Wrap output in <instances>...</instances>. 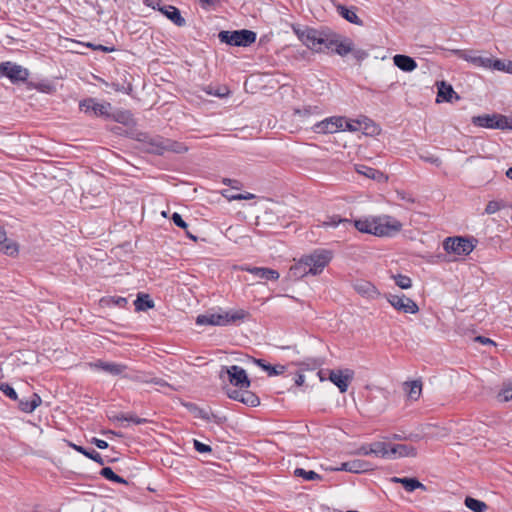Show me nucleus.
<instances>
[{"label": "nucleus", "instance_id": "nucleus-59", "mask_svg": "<svg viewBox=\"0 0 512 512\" xmlns=\"http://www.w3.org/2000/svg\"><path fill=\"white\" fill-rule=\"evenodd\" d=\"M421 158L424 161L432 163V164H435L437 166H439L441 164V160L438 157H435V156H428V157L421 156Z\"/></svg>", "mask_w": 512, "mask_h": 512}, {"label": "nucleus", "instance_id": "nucleus-24", "mask_svg": "<svg viewBox=\"0 0 512 512\" xmlns=\"http://www.w3.org/2000/svg\"><path fill=\"white\" fill-rule=\"evenodd\" d=\"M356 171L359 174L364 175L365 177L373 179L377 182H385L387 180V176L383 172L366 165H357Z\"/></svg>", "mask_w": 512, "mask_h": 512}, {"label": "nucleus", "instance_id": "nucleus-60", "mask_svg": "<svg viewBox=\"0 0 512 512\" xmlns=\"http://www.w3.org/2000/svg\"><path fill=\"white\" fill-rule=\"evenodd\" d=\"M89 47H92L93 49L95 50H100V51H103V52H112L114 50L113 47H106V46H103V45H97V46H94L92 44H88Z\"/></svg>", "mask_w": 512, "mask_h": 512}, {"label": "nucleus", "instance_id": "nucleus-63", "mask_svg": "<svg viewBox=\"0 0 512 512\" xmlns=\"http://www.w3.org/2000/svg\"><path fill=\"white\" fill-rule=\"evenodd\" d=\"M358 453L359 454H362V455H372V452H369V445H362L359 450H358Z\"/></svg>", "mask_w": 512, "mask_h": 512}, {"label": "nucleus", "instance_id": "nucleus-29", "mask_svg": "<svg viewBox=\"0 0 512 512\" xmlns=\"http://www.w3.org/2000/svg\"><path fill=\"white\" fill-rule=\"evenodd\" d=\"M368 469V465L366 462L362 460H351L341 464L337 470L347 471L351 473H361Z\"/></svg>", "mask_w": 512, "mask_h": 512}, {"label": "nucleus", "instance_id": "nucleus-62", "mask_svg": "<svg viewBox=\"0 0 512 512\" xmlns=\"http://www.w3.org/2000/svg\"><path fill=\"white\" fill-rule=\"evenodd\" d=\"M410 438H411V436H404L402 434H396V433L392 434L389 437V439H391V440H398V441H400V440H407V439H410Z\"/></svg>", "mask_w": 512, "mask_h": 512}, {"label": "nucleus", "instance_id": "nucleus-50", "mask_svg": "<svg viewBox=\"0 0 512 512\" xmlns=\"http://www.w3.org/2000/svg\"><path fill=\"white\" fill-rule=\"evenodd\" d=\"M359 127H360L359 120H350V119L345 118V123L341 130L355 132V131L359 130Z\"/></svg>", "mask_w": 512, "mask_h": 512}, {"label": "nucleus", "instance_id": "nucleus-44", "mask_svg": "<svg viewBox=\"0 0 512 512\" xmlns=\"http://www.w3.org/2000/svg\"><path fill=\"white\" fill-rule=\"evenodd\" d=\"M285 370H286V367L281 364H277V365L268 364V366L265 367V372H267L268 376L281 375L285 372Z\"/></svg>", "mask_w": 512, "mask_h": 512}, {"label": "nucleus", "instance_id": "nucleus-20", "mask_svg": "<svg viewBox=\"0 0 512 512\" xmlns=\"http://www.w3.org/2000/svg\"><path fill=\"white\" fill-rule=\"evenodd\" d=\"M390 446L386 442H373L369 444V452H372V455L383 458V459H393V451Z\"/></svg>", "mask_w": 512, "mask_h": 512}, {"label": "nucleus", "instance_id": "nucleus-28", "mask_svg": "<svg viewBox=\"0 0 512 512\" xmlns=\"http://www.w3.org/2000/svg\"><path fill=\"white\" fill-rule=\"evenodd\" d=\"M404 389L407 393L408 399L416 401L420 398L422 393V382L420 380L405 382Z\"/></svg>", "mask_w": 512, "mask_h": 512}, {"label": "nucleus", "instance_id": "nucleus-47", "mask_svg": "<svg viewBox=\"0 0 512 512\" xmlns=\"http://www.w3.org/2000/svg\"><path fill=\"white\" fill-rule=\"evenodd\" d=\"M191 411L195 413V416L203 420L209 421L211 419L209 413L204 409L198 408L195 404L187 405Z\"/></svg>", "mask_w": 512, "mask_h": 512}, {"label": "nucleus", "instance_id": "nucleus-46", "mask_svg": "<svg viewBox=\"0 0 512 512\" xmlns=\"http://www.w3.org/2000/svg\"><path fill=\"white\" fill-rule=\"evenodd\" d=\"M497 398L501 402L512 400V385L504 386L498 393Z\"/></svg>", "mask_w": 512, "mask_h": 512}, {"label": "nucleus", "instance_id": "nucleus-43", "mask_svg": "<svg viewBox=\"0 0 512 512\" xmlns=\"http://www.w3.org/2000/svg\"><path fill=\"white\" fill-rule=\"evenodd\" d=\"M116 419L118 421H128V422H132L136 425H140V424H144L147 422V420L145 418H140L136 415H125V414H121L119 416L116 417Z\"/></svg>", "mask_w": 512, "mask_h": 512}, {"label": "nucleus", "instance_id": "nucleus-8", "mask_svg": "<svg viewBox=\"0 0 512 512\" xmlns=\"http://www.w3.org/2000/svg\"><path fill=\"white\" fill-rule=\"evenodd\" d=\"M224 375H227V380L231 385L239 389H248L251 385L245 369L238 365L222 366L219 376L223 379Z\"/></svg>", "mask_w": 512, "mask_h": 512}, {"label": "nucleus", "instance_id": "nucleus-2", "mask_svg": "<svg viewBox=\"0 0 512 512\" xmlns=\"http://www.w3.org/2000/svg\"><path fill=\"white\" fill-rule=\"evenodd\" d=\"M248 316V312L243 309L201 314L196 318L197 325L227 326L242 322Z\"/></svg>", "mask_w": 512, "mask_h": 512}, {"label": "nucleus", "instance_id": "nucleus-4", "mask_svg": "<svg viewBox=\"0 0 512 512\" xmlns=\"http://www.w3.org/2000/svg\"><path fill=\"white\" fill-rule=\"evenodd\" d=\"M293 32L309 50L316 53L324 51L323 47L326 48V39L330 35V33L320 32L310 27L300 28L293 26Z\"/></svg>", "mask_w": 512, "mask_h": 512}, {"label": "nucleus", "instance_id": "nucleus-61", "mask_svg": "<svg viewBox=\"0 0 512 512\" xmlns=\"http://www.w3.org/2000/svg\"><path fill=\"white\" fill-rule=\"evenodd\" d=\"M475 340H476L477 342L482 343V344H491V345H495V343H494V341H493V340H491L490 338H486V337H484V336H477V337L475 338Z\"/></svg>", "mask_w": 512, "mask_h": 512}, {"label": "nucleus", "instance_id": "nucleus-26", "mask_svg": "<svg viewBox=\"0 0 512 512\" xmlns=\"http://www.w3.org/2000/svg\"><path fill=\"white\" fill-rule=\"evenodd\" d=\"M391 482L401 484L407 492H413V491H414V490H416V489L426 490V486H425L424 484H422V483H421L419 480H417L416 478H409V477L399 478V477H393V478H391Z\"/></svg>", "mask_w": 512, "mask_h": 512}, {"label": "nucleus", "instance_id": "nucleus-3", "mask_svg": "<svg viewBox=\"0 0 512 512\" xmlns=\"http://www.w3.org/2000/svg\"><path fill=\"white\" fill-rule=\"evenodd\" d=\"M332 252L326 249H317L309 255L303 256L294 267L295 270H302L303 274H320L330 263Z\"/></svg>", "mask_w": 512, "mask_h": 512}, {"label": "nucleus", "instance_id": "nucleus-48", "mask_svg": "<svg viewBox=\"0 0 512 512\" xmlns=\"http://www.w3.org/2000/svg\"><path fill=\"white\" fill-rule=\"evenodd\" d=\"M319 107L318 106H306L303 109H297L295 110V114L299 115L300 117H305L311 114H319Z\"/></svg>", "mask_w": 512, "mask_h": 512}, {"label": "nucleus", "instance_id": "nucleus-38", "mask_svg": "<svg viewBox=\"0 0 512 512\" xmlns=\"http://www.w3.org/2000/svg\"><path fill=\"white\" fill-rule=\"evenodd\" d=\"M294 476L301 477L306 481H320L322 480V476L318 473H316L313 470H305L303 468H296L294 470Z\"/></svg>", "mask_w": 512, "mask_h": 512}, {"label": "nucleus", "instance_id": "nucleus-17", "mask_svg": "<svg viewBox=\"0 0 512 512\" xmlns=\"http://www.w3.org/2000/svg\"><path fill=\"white\" fill-rule=\"evenodd\" d=\"M352 285L359 295L367 299H376L380 295L378 289L369 281L360 279L354 281Z\"/></svg>", "mask_w": 512, "mask_h": 512}, {"label": "nucleus", "instance_id": "nucleus-22", "mask_svg": "<svg viewBox=\"0 0 512 512\" xmlns=\"http://www.w3.org/2000/svg\"><path fill=\"white\" fill-rule=\"evenodd\" d=\"M394 65L404 72H412L417 68V62L410 56L396 54L393 57Z\"/></svg>", "mask_w": 512, "mask_h": 512}, {"label": "nucleus", "instance_id": "nucleus-56", "mask_svg": "<svg viewBox=\"0 0 512 512\" xmlns=\"http://www.w3.org/2000/svg\"><path fill=\"white\" fill-rule=\"evenodd\" d=\"M151 378L152 377L147 374H137L133 377H130V379L135 382L146 383V384H151Z\"/></svg>", "mask_w": 512, "mask_h": 512}, {"label": "nucleus", "instance_id": "nucleus-9", "mask_svg": "<svg viewBox=\"0 0 512 512\" xmlns=\"http://www.w3.org/2000/svg\"><path fill=\"white\" fill-rule=\"evenodd\" d=\"M474 241L465 237H448L443 242V248L447 253L466 256L474 250Z\"/></svg>", "mask_w": 512, "mask_h": 512}, {"label": "nucleus", "instance_id": "nucleus-57", "mask_svg": "<svg viewBox=\"0 0 512 512\" xmlns=\"http://www.w3.org/2000/svg\"><path fill=\"white\" fill-rule=\"evenodd\" d=\"M151 384H154V385H157V386H160V387H168L170 389H174L172 387V385H170L168 382H166L164 379L162 378H158V377H153L151 378Z\"/></svg>", "mask_w": 512, "mask_h": 512}, {"label": "nucleus", "instance_id": "nucleus-41", "mask_svg": "<svg viewBox=\"0 0 512 512\" xmlns=\"http://www.w3.org/2000/svg\"><path fill=\"white\" fill-rule=\"evenodd\" d=\"M392 278L395 284L401 289H409L412 287V280L410 277L402 274L393 275Z\"/></svg>", "mask_w": 512, "mask_h": 512}, {"label": "nucleus", "instance_id": "nucleus-53", "mask_svg": "<svg viewBox=\"0 0 512 512\" xmlns=\"http://www.w3.org/2000/svg\"><path fill=\"white\" fill-rule=\"evenodd\" d=\"M301 365L307 370H315L322 365V361L317 360V359H312V360L302 362Z\"/></svg>", "mask_w": 512, "mask_h": 512}, {"label": "nucleus", "instance_id": "nucleus-5", "mask_svg": "<svg viewBox=\"0 0 512 512\" xmlns=\"http://www.w3.org/2000/svg\"><path fill=\"white\" fill-rule=\"evenodd\" d=\"M256 33L251 30L221 31L218 34L220 42L231 46L247 47L256 41Z\"/></svg>", "mask_w": 512, "mask_h": 512}, {"label": "nucleus", "instance_id": "nucleus-31", "mask_svg": "<svg viewBox=\"0 0 512 512\" xmlns=\"http://www.w3.org/2000/svg\"><path fill=\"white\" fill-rule=\"evenodd\" d=\"M69 446L71 448H73L75 451H77L78 453H81L83 454L84 456H86L87 458L95 461L96 463L100 464V465H103L104 464V460L102 458V456L100 455V453H98L96 450L92 449V450H87L86 448H84L83 446H80V445H77V444H74L72 442L69 443Z\"/></svg>", "mask_w": 512, "mask_h": 512}, {"label": "nucleus", "instance_id": "nucleus-40", "mask_svg": "<svg viewBox=\"0 0 512 512\" xmlns=\"http://www.w3.org/2000/svg\"><path fill=\"white\" fill-rule=\"evenodd\" d=\"M166 141L167 143L165 145V152L171 151L175 153H183L187 151V147L180 142L173 141L171 139H166Z\"/></svg>", "mask_w": 512, "mask_h": 512}, {"label": "nucleus", "instance_id": "nucleus-16", "mask_svg": "<svg viewBox=\"0 0 512 512\" xmlns=\"http://www.w3.org/2000/svg\"><path fill=\"white\" fill-rule=\"evenodd\" d=\"M92 368L101 370L113 376L123 375V373L127 370V366L122 363L116 362H106L102 360H97L94 363L89 364Z\"/></svg>", "mask_w": 512, "mask_h": 512}, {"label": "nucleus", "instance_id": "nucleus-7", "mask_svg": "<svg viewBox=\"0 0 512 512\" xmlns=\"http://www.w3.org/2000/svg\"><path fill=\"white\" fill-rule=\"evenodd\" d=\"M472 124L477 127H483L488 129H512L510 119L502 114H484L472 117Z\"/></svg>", "mask_w": 512, "mask_h": 512}, {"label": "nucleus", "instance_id": "nucleus-35", "mask_svg": "<svg viewBox=\"0 0 512 512\" xmlns=\"http://www.w3.org/2000/svg\"><path fill=\"white\" fill-rule=\"evenodd\" d=\"M338 12L348 22L357 25H362V21L357 16L355 8H348L346 6L341 5L338 7Z\"/></svg>", "mask_w": 512, "mask_h": 512}, {"label": "nucleus", "instance_id": "nucleus-55", "mask_svg": "<svg viewBox=\"0 0 512 512\" xmlns=\"http://www.w3.org/2000/svg\"><path fill=\"white\" fill-rule=\"evenodd\" d=\"M144 4L159 12L161 7L165 5L161 0H144Z\"/></svg>", "mask_w": 512, "mask_h": 512}, {"label": "nucleus", "instance_id": "nucleus-23", "mask_svg": "<svg viewBox=\"0 0 512 512\" xmlns=\"http://www.w3.org/2000/svg\"><path fill=\"white\" fill-rule=\"evenodd\" d=\"M107 119H111L117 123L130 126L135 124V120L133 114L129 110H115L111 112L109 111V116Z\"/></svg>", "mask_w": 512, "mask_h": 512}, {"label": "nucleus", "instance_id": "nucleus-18", "mask_svg": "<svg viewBox=\"0 0 512 512\" xmlns=\"http://www.w3.org/2000/svg\"><path fill=\"white\" fill-rule=\"evenodd\" d=\"M456 53L460 58L477 67H483L486 69L487 63H489V57L477 55L476 52L472 50H457Z\"/></svg>", "mask_w": 512, "mask_h": 512}, {"label": "nucleus", "instance_id": "nucleus-37", "mask_svg": "<svg viewBox=\"0 0 512 512\" xmlns=\"http://www.w3.org/2000/svg\"><path fill=\"white\" fill-rule=\"evenodd\" d=\"M465 506L473 512H486L488 506L485 502L475 499L473 497H466L464 500Z\"/></svg>", "mask_w": 512, "mask_h": 512}, {"label": "nucleus", "instance_id": "nucleus-39", "mask_svg": "<svg viewBox=\"0 0 512 512\" xmlns=\"http://www.w3.org/2000/svg\"><path fill=\"white\" fill-rule=\"evenodd\" d=\"M100 475L105 479L119 483V484H127V481L121 476L117 475L111 467H103L100 471Z\"/></svg>", "mask_w": 512, "mask_h": 512}, {"label": "nucleus", "instance_id": "nucleus-15", "mask_svg": "<svg viewBox=\"0 0 512 512\" xmlns=\"http://www.w3.org/2000/svg\"><path fill=\"white\" fill-rule=\"evenodd\" d=\"M228 397L250 407H256L260 404L259 397L248 389L232 390L228 392Z\"/></svg>", "mask_w": 512, "mask_h": 512}, {"label": "nucleus", "instance_id": "nucleus-32", "mask_svg": "<svg viewBox=\"0 0 512 512\" xmlns=\"http://www.w3.org/2000/svg\"><path fill=\"white\" fill-rule=\"evenodd\" d=\"M393 451V459L398 457H414L417 455V451L413 446L397 444L391 447Z\"/></svg>", "mask_w": 512, "mask_h": 512}, {"label": "nucleus", "instance_id": "nucleus-14", "mask_svg": "<svg viewBox=\"0 0 512 512\" xmlns=\"http://www.w3.org/2000/svg\"><path fill=\"white\" fill-rule=\"evenodd\" d=\"M353 379V372L351 370H331L329 373V380L338 387L341 393L347 391L350 381Z\"/></svg>", "mask_w": 512, "mask_h": 512}, {"label": "nucleus", "instance_id": "nucleus-6", "mask_svg": "<svg viewBox=\"0 0 512 512\" xmlns=\"http://www.w3.org/2000/svg\"><path fill=\"white\" fill-rule=\"evenodd\" d=\"M30 76V71L20 64L12 61L0 63V77L7 78L12 84L26 83Z\"/></svg>", "mask_w": 512, "mask_h": 512}, {"label": "nucleus", "instance_id": "nucleus-42", "mask_svg": "<svg viewBox=\"0 0 512 512\" xmlns=\"http://www.w3.org/2000/svg\"><path fill=\"white\" fill-rule=\"evenodd\" d=\"M504 207H506V204L503 201L492 200L486 205L485 212L491 215Z\"/></svg>", "mask_w": 512, "mask_h": 512}, {"label": "nucleus", "instance_id": "nucleus-30", "mask_svg": "<svg viewBox=\"0 0 512 512\" xmlns=\"http://www.w3.org/2000/svg\"><path fill=\"white\" fill-rule=\"evenodd\" d=\"M0 251L8 256H15L19 252L18 244L6 237V232H4V236L0 239Z\"/></svg>", "mask_w": 512, "mask_h": 512}, {"label": "nucleus", "instance_id": "nucleus-33", "mask_svg": "<svg viewBox=\"0 0 512 512\" xmlns=\"http://www.w3.org/2000/svg\"><path fill=\"white\" fill-rule=\"evenodd\" d=\"M134 306L136 311H147L154 307V301L148 294H138Z\"/></svg>", "mask_w": 512, "mask_h": 512}, {"label": "nucleus", "instance_id": "nucleus-13", "mask_svg": "<svg viewBox=\"0 0 512 512\" xmlns=\"http://www.w3.org/2000/svg\"><path fill=\"white\" fill-rule=\"evenodd\" d=\"M344 123L345 117L333 116L316 123L313 129L316 133H334L341 130Z\"/></svg>", "mask_w": 512, "mask_h": 512}, {"label": "nucleus", "instance_id": "nucleus-12", "mask_svg": "<svg viewBox=\"0 0 512 512\" xmlns=\"http://www.w3.org/2000/svg\"><path fill=\"white\" fill-rule=\"evenodd\" d=\"M387 300L398 311L409 314H416L419 311L418 305L404 294L389 295Z\"/></svg>", "mask_w": 512, "mask_h": 512}, {"label": "nucleus", "instance_id": "nucleus-64", "mask_svg": "<svg viewBox=\"0 0 512 512\" xmlns=\"http://www.w3.org/2000/svg\"><path fill=\"white\" fill-rule=\"evenodd\" d=\"M254 363L259 366L260 368H262L264 371H265V367L268 366L269 363H267L265 360L263 359H253Z\"/></svg>", "mask_w": 512, "mask_h": 512}, {"label": "nucleus", "instance_id": "nucleus-52", "mask_svg": "<svg viewBox=\"0 0 512 512\" xmlns=\"http://www.w3.org/2000/svg\"><path fill=\"white\" fill-rule=\"evenodd\" d=\"M193 445L194 449L199 453H210L212 451V448L209 445L202 443L196 439H194Z\"/></svg>", "mask_w": 512, "mask_h": 512}, {"label": "nucleus", "instance_id": "nucleus-10", "mask_svg": "<svg viewBox=\"0 0 512 512\" xmlns=\"http://www.w3.org/2000/svg\"><path fill=\"white\" fill-rule=\"evenodd\" d=\"M353 41L345 36L337 33H330L329 38L326 39V49L345 57L353 51Z\"/></svg>", "mask_w": 512, "mask_h": 512}, {"label": "nucleus", "instance_id": "nucleus-45", "mask_svg": "<svg viewBox=\"0 0 512 512\" xmlns=\"http://www.w3.org/2000/svg\"><path fill=\"white\" fill-rule=\"evenodd\" d=\"M0 390L13 401L18 400V395L13 387L7 383H0Z\"/></svg>", "mask_w": 512, "mask_h": 512}, {"label": "nucleus", "instance_id": "nucleus-25", "mask_svg": "<svg viewBox=\"0 0 512 512\" xmlns=\"http://www.w3.org/2000/svg\"><path fill=\"white\" fill-rule=\"evenodd\" d=\"M18 408L25 413H32L41 403V397L33 393L29 399H18Z\"/></svg>", "mask_w": 512, "mask_h": 512}, {"label": "nucleus", "instance_id": "nucleus-1", "mask_svg": "<svg viewBox=\"0 0 512 512\" xmlns=\"http://www.w3.org/2000/svg\"><path fill=\"white\" fill-rule=\"evenodd\" d=\"M354 227L362 233L375 236H394L402 229V223L389 215L368 216L353 222Z\"/></svg>", "mask_w": 512, "mask_h": 512}, {"label": "nucleus", "instance_id": "nucleus-58", "mask_svg": "<svg viewBox=\"0 0 512 512\" xmlns=\"http://www.w3.org/2000/svg\"><path fill=\"white\" fill-rule=\"evenodd\" d=\"M91 443L94 444L99 449H106L108 448V443L102 439L98 438H92Z\"/></svg>", "mask_w": 512, "mask_h": 512}, {"label": "nucleus", "instance_id": "nucleus-11", "mask_svg": "<svg viewBox=\"0 0 512 512\" xmlns=\"http://www.w3.org/2000/svg\"><path fill=\"white\" fill-rule=\"evenodd\" d=\"M79 108L86 114H92L107 119L112 106L108 102L99 103L95 98H86L80 101Z\"/></svg>", "mask_w": 512, "mask_h": 512}, {"label": "nucleus", "instance_id": "nucleus-36", "mask_svg": "<svg viewBox=\"0 0 512 512\" xmlns=\"http://www.w3.org/2000/svg\"><path fill=\"white\" fill-rule=\"evenodd\" d=\"M340 224H342L344 226H347V225H351L352 221L349 220V219H346V218H341V217H339L337 215H333V216L328 217L327 220L323 221L319 225V227H323V228H336Z\"/></svg>", "mask_w": 512, "mask_h": 512}, {"label": "nucleus", "instance_id": "nucleus-49", "mask_svg": "<svg viewBox=\"0 0 512 512\" xmlns=\"http://www.w3.org/2000/svg\"><path fill=\"white\" fill-rule=\"evenodd\" d=\"M505 61L500 59H492L489 57V63H487L486 69H492L504 72Z\"/></svg>", "mask_w": 512, "mask_h": 512}, {"label": "nucleus", "instance_id": "nucleus-54", "mask_svg": "<svg viewBox=\"0 0 512 512\" xmlns=\"http://www.w3.org/2000/svg\"><path fill=\"white\" fill-rule=\"evenodd\" d=\"M171 219L177 227H180L182 229L188 228V224L182 219V216L179 213H177V212L173 213Z\"/></svg>", "mask_w": 512, "mask_h": 512}, {"label": "nucleus", "instance_id": "nucleus-34", "mask_svg": "<svg viewBox=\"0 0 512 512\" xmlns=\"http://www.w3.org/2000/svg\"><path fill=\"white\" fill-rule=\"evenodd\" d=\"M150 146V152L163 155L165 153V145L167 143L166 139L160 136L152 137L147 142Z\"/></svg>", "mask_w": 512, "mask_h": 512}, {"label": "nucleus", "instance_id": "nucleus-51", "mask_svg": "<svg viewBox=\"0 0 512 512\" xmlns=\"http://www.w3.org/2000/svg\"><path fill=\"white\" fill-rule=\"evenodd\" d=\"M350 53L359 62L365 60L368 57V52L366 50L361 49V48H355L354 45H353V51H351Z\"/></svg>", "mask_w": 512, "mask_h": 512}, {"label": "nucleus", "instance_id": "nucleus-27", "mask_svg": "<svg viewBox=\"0 0 512 512\" xmlns=\"http://www.w3.org/2000/svg\"><path fill=\"white\" fill-rule=\"evenodd\" d=\"M453 97H455L457 100L460 98L458 94L453 90V87L450 84L441 82L440 85L438 86L437 102H451Z\"/></svg>", "mask_w": 512, "mask_h": 512}, {"label": "nucleus", "instance_id": "nucleus-21", "mask_svg": "<svg viewBox=\"0 0 512 512\" xmlns=\"http://www.w3.org/2000/svg\"><path fill=\"white\" fill-rule=\"evenodd\" d=\"M160 12L178 27H183L186 24V20L181 16L180 10L175 6L165 4L161 7Z\"/></svg>", "mask_w": 512, "mask_h": 512}, {"label": "nucleus", "instance_id": "nucleus-19", "mask_svg": "<svg viewBox=\"0 0 512 512\" xmlns=\"http://www.w3.org/2000/svg\"><path fill=\"white\" fill-rule=\"evenodd\" d=\"M245 270L256 278L264 280L276 281L280 276L277 270L266 267H247Z\"/></svg>", "mask_w": 512, "mask_h": 512}]
</instances>
